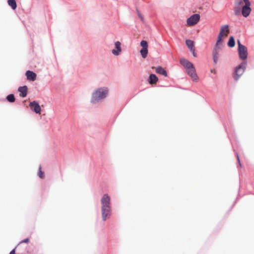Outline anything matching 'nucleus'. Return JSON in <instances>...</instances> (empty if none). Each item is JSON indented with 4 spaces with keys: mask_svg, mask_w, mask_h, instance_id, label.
Instances as JSON below:
<instances>
[{
    "mask_svg": "<svg viewBox=\"0 0 254 254\" xmlns=\"http://www.w3.org/2000/svg\"><path fill=\"white\" fill-rule=\"evenodd\" d=\"M251 3L250 0H235L234 10L237 16L242 14L247 17L251 12Z\"/></svg>",
    "mask_w": 254,
    "mask_h": 254,
    "instance_id": "nucleus-1",
    "label": "nucleus"
},
{
    "mask_svg": "<svg viewBox=\"0 0 254 254\" xmlns=\"http://www.w3.org/2000/svg\"><path fill=\"white\" fill-rule=\"evenodd\" d=\"M229 33V29L228 25H223L221 27L217 42L213 51V59L215 64L217 63L219 58V50L221 49L220 46L222 43V38L224 36L227 37Z\"/></svg>",
    "mask_w": 254,
    "mask_h": 254,
    "instance_id": "nucleus-2",
    "label": "nucleus"
},
{
    "mask_svg": "<svg viewBox=\"0 0 254 254\" xmlns=\"http://www.w3.org/2000/svg\"><path fill=\"white\" fill-rule=\"evenodd\" d=\"M102 218L103 221L109 218L111 214L110 197L107 194L103 195L101 199Z\"/></svg>",
    "mask_w": 254,
    "mask_h": 254,
    "instance_id": "nucleus-3",
    "label": "nucleus"
},
{
    "mask_svg": "<svg viewBox=\"0 0 254 254\" xmlns=\"http://www.w3.org/2000/svg\"><path fill=\"white\" fill-rule=\"evenodd\" d=\"M180 63L186 68V72L191 78L192 80L197 81L198 77L196 73L195 67L193 64L185 59H181Z\"/></svg>",
    "mask_w": 254,
    "mask_h": 254,
    "instance_id": "nucleus-4",
    "label": "nucleus"
},
{
    "mask_svg": "<svg viewBox=\"0 0 254 254\" xmlns=\"http://www.w3.org/2000/svg\"><path fill=\"white\" fill-rule=\"evenodd\" d=\"M108 93L107 88L101 87L97 89L92 94L91 102L92 103H96L105 98Z\"/></svg>",
    "mask_w": 254,
    "mask_h": 254,
    "instance_id": "nucleus-5",
    "label": "nucleus"
},
{
    "mask_svg": "<svg viewBox=\"0 0 254 254\" xmlns=\"http://www.w3.org/2000/svg\"><path fill=\"white\" fill-rule=\"evenodd\" d=\"M247 63L244 62L236 67L233 77L236 80H238L241 76L244 73L246 69Z\"/></svg>",
    "mask_w": 254,
    "mask_h": 254,
    "instance_id": "nucleus-6",
    "label": "nucleus"
},
{
    "mask_svg": "<svg viewBox=\"0 0 254 254\" xmlns=\"http://www.w3.org/2000/svg\"><path fill=\"white\" fill-rule=\"evenodd\" d=\"M238 45V53L241 60H245L247 58L248 50L246 46L241 44L240 40L237 41Z\"/></svg>",
    "mask_w": 254,
    "mask_h": 254,
    "instance_id": "nucleus-7",
    "label": "nucleus"
},
{
    "mask_svg": "<svg viewBox=\"0 0 254 254\" xmlns=\"http://www.w3.org/2000/svg\"><path fill=\"white\" fill-rule=\"evenodd\" d=\"M199 19L200 16L199 14H193L187 19V24L190 26H193L199 21Z\"/></svg>",
    "mask_w": 254,
    "mask_h": 254,
    "instance_id": "nucleus-8",
    "label": "nucleus"
},
{
    "mask_svg": "<svg viewBox=\"0 0 254 254\" xmlns=\"http://www.w3.org/2000/svg\"><path fill=\"white\" fill-rule=\"evenodd\" d=\"M29 106L31 109L35 112L36 114H40L41 111V107L36 101H33L30 102L29 104Z\"/></svg>",
    "mask_w": 254,
    "mask_h": 254,
    "instance_id": "nucleus-9",
    "label": "nucleus"
},
{
    "mask_svg": "<svg viewBox=\"0 0 254 254\" xmlns=\"http://www.w3.org/2000/svg\"><path fill=\"white\" fill-rule=\"evenodd\" d=\"M25 75L28 80L34 81L36 79V74L32 71L27 70Z\"/></svg>",
    "mask_w": 254,
    "mask_h": 254,
    "instance_id": "nucleus-10",
    "label": "nucleus"
},
{
    "mask_svg": "<svg viewBox=\"0 0 254 254\" xmlns=\"http://www.w3.org/2000/svg\"><path fill=\"white\" fill-rule=\"evenodd\" d=\"M121 44L119 41H117L115 43V47L117 50H113L112 53L113 55L115 56H118L120 54L122 51L121 49Z\"/></svg>",
    "mask_w": 254,
    "mask_h": 254,
    "instance_id": "nucleus-11",
    "label": "nucleus"
},
{
    "mask_svg": "<svg viewBox=\"0 0 254 254\" xmlns=\"http://www.w3.org/2000/svg\"><path fill=\"white\" fill-rule=\"evenodd\" d=\"M18 91L20 92V96L25 97L27 94V87L26 86L19 87Z\"/></svg>",
    "mask_w": 254,
    "mask_h": 254,
    "instance_id": "nucleus-12",
    "label": "nucleus"
},
{
    "mask_svg": "<svg viewBox=\"0 0 254 254\" xmlns=\"http://www.w3.org/2000/svg\"><path fill=\"white\" fill-rule=\"evenodd\" d=\"M158 80V77L154 74H151L149 77V82L150 84H156Z\"/></svg>",
    "mask_w": 254,
    "mask_h": 254,
    "instance_id": "nucleus-13",
    "label": "nucleus"
},
{
    "mask_svg": "<svg viewBox=\"0 0 254 254\" xmlns=\"http://www.w3.org/2000/svg\"><path fill=\"white\" fill-rule=\"evenodd\" d=\"M155 69H156V70H155L156 72L157 73L162 74V75H164L165 76H167V73L166 71L163 67H162L161 66H158V67H156Z\"/></svg>",
    "mask_w": 254,
    "mask_h": 254,
    "instance_id": "nucleus-14",
    "label": "nucleus"
},
{
    "mask_svg": "<svg viewBox=\"0 0 254 254\" xmlns=\"http://www.w3.org/2000/svg\"><path fill=\"white\" fill-rule=\"evenodd\" d=\"M186 43L188 47L190 49V51H193L194 49V42L191 40H187Z\"/></svg>",
    "mask_w": 254,
    "mask_h": 254,
    "instance_id": "nucleus-15",
    "label": "nucleus"
},
{
    "mask_svg": "<svg viewBox=\"0 0 254 254\" xmlns=\"http://www.w3.org/2000/svg\"><path fill=\"white\" fill-rule=\"evenodd\" d=\"M8 4L13 9H15L17 6L15 0H8Z\"/></svg>",
    "mask_w": 254,
    "mask_h": 254,
    "instance_id": "nucleus-16",
    "label": "nucleus"
},
{
    "mask_svg": "<svg viewBox=\"0 0 254 254\" xmlns=\"http://www.w3.org/2000/svg\"><path fill=\"white\" fill-rule=\"evenodd\" d=\"M235 44V40L233 36H231L229 38L228 45L231 48L234 47Z\"/></svg>",
    "mask_w": 254,
    "mask_h": 254,
    "instance_id": "nucleus-17",
    "label": "nucleus"
},
{
    "mask_svg": "<svg viewBox=\"0 0 254 254\" xmlns=\"http://www.w3.org/2000/svg\"><path fill=\"white\" fill-rule=\"evenodd\" d=\"M7 100L10 102L13 103L15 101V97L13 94H9L6 97Z\"/></svg>",
    "mask_w": 254,
    "mask_h": 254,
    "instance_id": "nucleus-18",
    "label": "nucleus"
},
{
    "mask_svg": "<svg viewBox=\"0 0 254 254\" xmlns=\"http://www.w3.org/2000/svg\"><path fill=\"white\" fill-rule=\"evenodd\" d=\"M140 54L143 58H145L147 57V55L148 54V49H142L140 50Z\"/></svg>",
    "mask_w": 254,
    "mask_h": 254,
    "instance_id": "nucleus-19",
    "label": "nucleus"
},
{
    "mask_svg": "<svg viewBox=\"0 0 254 254\" xmlns=\"http://www.w3.org/2000/svg\"><path fill=\"white\" fill-rule=\"evenodd\" d=\"M140 45L142 47V49H147L148 48V43L147 41L142 40L140 42Z\"/></svg>",
    "mask_w": 254,
    "mask_h": 254,
    "instance_id": "nucleus-20",
    "label": "nucleus"
},
{
    "mask_svg": "<svg viewBox=\"0 0 254 254\" xmlns=\"http://www.w3.org/2000/svg\"><path fill=\"white\" fill-rule=\"evenodd\" d=\"M38 175H39V177L41 179H43L44 177V173L42 171L41 166L39 167Z\"/></svg>",
    "mask_w": 254,
    "mask_h": 254,
    "instance_id": "nucleus-21",
    "label": "nucleus"
},
{
    "mask_svg": "<svg viewBox=\"0 0 254 254\" xmlns=\"http://www.w3.org/2000/svg\"><path fill=\"white\" fill-rule=\"evenodd\" d=\"M29 238H26V239H24V240H23L21 241L19 243V244H22V243H28L29 242Z\"/></svg>",
    "mask_w": 254,
    "mask_h": 254,
    "instance_id": "nucleus-22",
    "label": "nucleus"
},
{
    "mask_svg": "<svg viewBox=\"0 0 254 254\" xmlns=\"http://www.w3.org/2000/svg\"><path fill=\"white\" fill-rule=\"evenodd\" d=\"M137 14H138L139 17L140 18V19L142 21H143V17H142V15H141V14L140 13V12L138 11H137Z\"/></svg>",
    "mask_w": 254,
    "mask_h": 254,
    "instance_id": "nucleus-23",
    "label": "nucleus"
},
{
    "mask_svg": "<svg viewBox=\"0 0 254 254\" xmlns=\"http://www.w3.org/2000/svg\"><path fill=\"white\" fill-rule=\"evenodd\" d=\"M192 53V54H193V56L195 57H196V54L195 52V48L193 49V51H190Z\"/></svg>",
    "mask_w": 254,
    "mask_h": 254,
    "instance_id": "nucleus-24",
    "label": "nucleus"
},
{
    "mask_svg": "<svg viewBox=\"0 0 254 254\" xmlns=\"http://www.w3.org/2000/svg\"><path fill=\"white\" fill-rule=\"evenodd\" d=\"M237 159H238V161L239 162V165L240 167H241V164L240 163V159H239V156L238 154H237Z\"/></svg>",
    "mask_w": 254,
    "mask_h": 254,
    "instance_id": "nucleus-25",
    "label": "nucleus"
},
{
    "mask_svg": "<svg viewBox=\"0 0 254 254\" xmlns=\"http://www.w3.org/2000/svg\"><path fill=\"white\" fill-rule=\"evenodd\" d=\"M10 254H15V250H12V251L10 252Z\"/></svg>",
    "mask_w": 254,
    "mask_h": 254,
    "instance_id": "nucleus-26",
    "label": "nucleus"
}]
</instances>
